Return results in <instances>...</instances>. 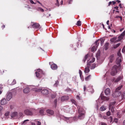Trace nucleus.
<instances>
[{"label": "nucleus", "instance_id": "nucleus-1", "mask_svg": "<svg viewBox=\"0 0 125 125\" xmlns=\"http://www.w3.org/2000/svg\"><path fill=\"white\" fill-rule=\"evenodd\" d=\"M121 53L119 52L117 53L118 57L117 58L116 61V64L118 65H115L113 67L111 74L113 76L115 75L117 73V68L120 65V63L121 62Z\"/></svg>", "mask_w": 125, "mask_h": 125}, {"label": "nucleus", "instance_id": "nucleus-2", "mask_svg": "<svg viewBox=\"0 0 125 125\" xmlns=\"http://www.w3.org/2000/svg\"><path fill=\"white\" fill-rule=\"evenodd\" d=\"M71 101L73 103L77 106V109H78V113L79 114L78 116L79 118L80 119H83L84 117V110L82 108H81L79 106L77 105L74 99H71Z\"/></svg>", "mask_w": 125, "mask_h": 125}, {"label": "nucleus", "instance_id": "nucleus-3", "mask_svg": "<svg viewBox=\"0 0 125 125\" xmlns=\"http://www.w3.org/2000/svg\"><path fill=\"white\" fill-rule=\"evenodd\" d=\"M34 109H26L24 110V113L28 115H33L35 111Z\"/></svg>", "mask_w": 125, "mask_h": 125}, {"label": "nucleus", "instance_id": "nucleus-4", "mask_svg": "<svg viewBox=\"0 0 125 125\" xmlns=\"http://www.w3.org/2000/svg\"><path fill=\"white\" fill-rule=\"evenodd\" d=\"M36 91H41V93L42 94L44 95H46L49 94V91L47 89H42V88L37 89Z\"/></svg>", "mask_w": 125, "mask_h": 125}, {"label": "nucleus", "instance_id": "nucleus-5", "mask_svg": "<svg viewBox=\"0 0 125 125\" xmlns=\"http://www.w3.org/2000/svg\"><path fill=\"white\" fill-rule=\"evenodd\" d=\"M116 104V102L114 101L113 102H111L109 104V109L111 110V112L113 113H114L115 110V105Z\"/></svg>", "mask_w": 125, "mask_h": 125}, {"label": "nucleus", "instance_id": "nucleus-6", "mask_svg": "<svg viewBox=\"0 0 125 125\" xmlns=\"http://www.w3.org/2000/svg\"><path fill=\"white\" fill-rule=\"evenodd\" d=\"M42 71L40 69L37 70V71L35 72V74L36 77L38 78H40L42 76Z\"/></svg>", "mask_w": 125, "mask_h": 125}, {"label": "nucleus", "instance_id": "nucleus-7", "mask_svg": "<svg viewBox=\"0 0 125 125\" xmlns=\"http://www.w3.org/2000/svg\"><path fill=\"white\" fill-rule=\"evenodd\" d=\"M121 93L120 91H116L114 92L112 94L113 96L114 97H117L121 95Z\"/></svg>", "mask_w": 125, "mask_h": 125}, {"label": "nucleus", "instance_id": "nucleus-8", "mask_svg": "<svg viewBox=\"0 0 125 125\" xmlns=\"http://www.w3.org/2000/svg\"><path fill=\"white\" fill-rule=\"evenodd\" d=\"M125 35V32H123L121 34L118 36V40H117V41L118 42L122 40L124 36Z\"/></svg>", "mask_w": 125, "mask_h": 125}, {"label": "nucleus", "instance_id": "nucleus-9", "mask_svg": "<svg viewBox=\"0 0 125 125\" xmlns=\"http://www.w3.org/2000/svg\"><path fill=\"white\" fill-rule=\"evenodd\" d=\"M32 26L33 28L36 29H39L41 28L40 25L38 23H36L34 24Z\"/></svg>", "mask_w": 125, "mask_h": 125}, {"label": "nucleus", "instance_id": "nucleus-10", "mask_svg": "<svg viewBox=\"0 0 125 125\" xmlns=\"http://www.w3.org/2000/svg\"><path fill=\"white\" fill-rule=\"evenodd\" d=\"M123 78V76L122 75H121L120 76H119L116 79L114 78L113 80V81H114L115 82H117L119 81L121 79Z\"/></svg>", "mask_w": 125, "mask_h": 125}, {"label": "nucleus", "instance_id": "nucleus-11", "mask_svg": "<svg viewBox=\"0 0 125 125\" xmlns=\"http://www.w3.org/2000/svg\"><path fill=\"white\" fill-rule=\"evenodd\" d=\"M69 98V97L68 96H64L61 97V102H62L64 101L68 100Z\"/></svg>", "mask_w": 125, "mask_h": 125}, {"label": "nucleus", "instance_id": "nucleus-12", "mask_svg": "<svg viewBox=\"0 0 125 125\" xmlns=\"http://www.w3.org/2000/svg\"><path fill=\"white\" fill-rule=\"evenodd\" d=\"M12 94L11 92H9L8 93L7 95L6 99L7 100L9 101L12 97Z\"/></svg>", "mask_w": 125, "mask_h": 125}, {"label": "nucleus", "instance_id": "nucleus-13", "mask_svg": "<svg viewBox=\"0 0 125 125\" xmlns=\"http://www.w3.org/2000/svg\"><path fill=\"white\" fill-rule=\"evenodd\" d=\"M30 91V88L28 87H26L24 88L23 90V92L25 94H27L29 93Z\"/></svg>", "mask_w": 125, "mask_h": 125}, {"label": "nucleus", "instance_id": "nucleus-14", "mask_svg": "<svg viewBox=\"0 0 125 125\" xmlns=\"http://www.w3.org/2000/svg\"><path fill=\"white\" fill-rule=\"evenodd\" d=\"M117 39V37H115L111 38L110 39V41L112 42L115 43L118 42L116 40Z\"/></svg>", "mask_w": 125, "mask_h": 125}, {"label": "nucleus", "instance_id": "nucleus-15", "mask_svg": "<svg viewBox=\"0 0 125 125\" xmlns=\"http://www.w3.org/2000/svg\"><path fill=\"white\" fill-rule=\"evenodd\" d=\"M46 112L49 115H52L54 114V112L53 111L49 109L46 110Z\"/></svg>", "mask_w": 125, "mask_h": 125}, {"label": "nucleus", "instance_id": "nucleus-16", "mask_svg": "<svg viewBox=\"0 0 125 125\" xmlns=\"http://www.w3.org/2000/svg\"><path fill=\"white\" fill-rule=\"evenodd\" d=\"M51 68L53 70H56L57 68V65L55 63L52 64L51 65Z\"/></svg>", "mask_w": 125, "mask_h": 125}, {"label": "nucleus", "instance_id": "nucleus-17", "mask_svg": "<svg viewBox=\"0 0 125 125\" xmlns=\"http://www.w3.org/2000/svg\"><path fill=\"white\" fill-rule=\"evenodd\" d=\"M11 116L12 118L17 117V112H13L11 114Z\"/></svg>", "mask_w": 125, "mask_h": 125}, {"label": "nucleus", "instance_id": "nucleus-18", "mask_svg": "<svg viewBox=\"0 0 125 125\" xmlns=\"http://www.w3.org/2000/svg\"><path fill=\"white\" fill-rule=\"evenodd\" d=\"M105 93L106 95L110 94V90L109 88H107L105 91Z\"/></svg>", "mask_w": 125, "mask_h": 125}, {"label": "nucleus", "instance_id": "nucleus-19", "mask_svg": "<svg viewBox=\"0 0 125 125\" xmlns=\"http://www.w3.org/2000/svg\"><path fill=\"white\" fill-rule=\"evenodd\" d=\"M6 100L5 99H2L0 101V103L1 105L5 104L6 103Z\"/></svg>", "mask_w": 125, "mask_h": 125}, {"label": "nucleus", "instance_id": "nucleus-20", "mask_svg": "<svg viewBox=\"0 0 125 125\" xmlns=\"http://www.w3.org/2000/svg\"><path fill=\"white\" fill-rule=\"evenodd\" d=\"M101 98L104 101H108L109 99V98L102 95L101 96Z\"/></svg>", "mask_w": 125, "mask_h": 125}, {"label": "nucleus", "instance_id": "nucleus-21", "mask_svg": "<svg viewBox=\"0 0 125 125\" xmlns=\"http://www.w3.org/2000/svg\"><path fill=\"white\" fill-rule=\"evenodd\" d=\"M107 119L108 121H109V122H108L109 124H111L113 123L112 122L113 121V118L111 116H110Z\"/></svg>", "mask_w": 125, "mask_h": 125}, {"label": "nucleus", "instance_id": "nucleus-22", "mask_svg": "<svg viewBox=\"0 0 125 125\" xmlns=\"http://www.w3.org/2000/svg\"><path fill=\"white\" fill-rule=\"evenodd\" d=\"M114 55H112L110 56L109 57V59H110V62H112L113 60L114 59Z\"/></svg>", "mask_w": 125, "mask_h": 125}, {"label": "nucleus", "instance_id": "nucleus-23", "mask_svg": "<svg viewBox=\"0 0 125 125\" xmlns=\"http://www.w3.org/2000/svg\"><path fill=\"white\" fill-rule=\"evenodd\" d=\"M106 109V107L104 105H102L100 108V110L101 111H104Z\"/></svg>", "mask_w": 125, "mask_h": 125}, {"label": "nucleus", "instance_id": "nucleus-24", "mask_svg": "<svg viewBox=\"0 0 125 125\" xmlns=\"http://www.w3.org/2000/svg\"><path fill=\"white\" fill-rule=\"evenodd\" d=\"M90 71V69L88 67H86L85 68V70L84 71L85 73H89Z\"/></svg>", "mask_w": 125, "mask_h": 125}, {"label": "nucleus", "instance_id": "nucleus-25", "mask_svg": "<svg viewBox=\"0 0 125 125\" xmlns=\"http://www.w3.org/2000/svg\"><path fill=\"white\" fill-rule=\"evenodd\" d=\"M122 87L123 86L122 85H120L115 90L116 91H119L121 89Z\"/></svg>", "mask_w": 125, "mask_h": 125}, {"label": "nucleus", "instance_id": "nucleus-26", "mask_svg": "<svg viewBox=\"0 0 125 125\" xmlns=\"http://www.w3.org/2000/svg\"><path fill=\"white\" fill-rule=\"evenodd\" d=\"M120 44V43H118L114 45L113 46V47L115 49L118 47Z\"/></svg>", "mask_w": 125, "mask_h": 125}, {"label": "nucleus", "instance_id": "nucleus-27", "mask_svg": "<svg viewBox=\"0 0 125 125\" xmlns=\"http://www.w3.org/2000/svg\"><path fill=\"white\" fill-rule=\"evenodd\" d=\"M97 47L94 46L91 49V51L92 52H94L96 50Z\"/></svg>", "mask_w": 125, "mask_h": 125}, {"label": "nucleus", "instance_id": "nucleus-28", "mask_svg": "<svg viewBox=\"0 0 125 125\" xmlns=\"http://www.w3.org/2000/svg\"><path fill=\"white\" fill-rule=\"evenodd\" d=\"M95 45L94 46L96 47H97L98 46L99 44L98 40H97L95 42Z\"/></svg>", "mask_w": 125, "mask_h": 125}, {"label": "nucleus", "instance_id": "nucleus-29", "mask_svg": "<svg viewBox=\"0 0 125 125\" xmlns=\"http://www.w3.org/2000/svg\"><path fill=\"white\" fill-rule=\"evenodd\" d=\"M37 10L38 11H41L42 12H43L44 11V10L43 9L40 7H38L37 8Z\"/></svg>", "mask_w": 125, "mask_h": 125}, {"label": "nucleus", "instance_id": "nucleus-30", "mask_svg": "<svg viewBox=\"0 0 125 125\" xmlns=\"http://www.w3.org/2000/svg\"><path fill=\"white\" fill-rule=\"evenodd\" d=\"M91 76V75H89L86 78H85V79L86 81L88 80L90 78Z\"/></svg>", "mask_w": 125, "mask_h": 125}, {"label": "nucleus", "instance_id": "nucleus-31", "mask_svg": "<svg viewBox=\"0 0 125 125\" xmlns=\"http://www.w3.org/2000/svg\"><path fill=\"white\" fill-rule=\"evenodd\" d=\"M44 110L43 109H41L40 110V113L42 115H43Z\"/></svg>", "mask_w": 125, "mask_h": 125}, {"label": "nucleus", "instance_id": "nucleus-32", "mask_svg": "<svg viewBox=\"0 0 125 125\" xmlns=\"http://www.w3.org/2000/svg\"><path fill=\"white\" fill-rule=\"evenodd\" d=\"M76 24L78 26H80L81 25V21H78L77 22Z\"/></svg>", "mask_w": 125, "mask_h": 125}, {"label": "nucleus", "instance_id": "nucleus-33", "mask_svg": "<svg viewBox=\"0 0 125 125\" xmlns=\"http://www.w3.org/2000/svg\"><path fill=\"white\" fill-rule=\"evenodd\" d=\"M109 44L108 43H106L105 45V50H107L108 48V45Z\"/></svg>", "mask_w": 125, "mask_h": 125}, {"label": "nucleus", "instance_id": "nucleus-34", "mask_svg": "<svg viewBox=\"0 0 125 125\" xmlns=\"http://www.w3.org/2000/svg\"><path fill=\"white\" fill-rule=\"evenodd\" d=\"M56 3H55V5L58 6L59 7V3L58 1V0H56Z\"/></svg>", "mask_w": 125, "mask_h": 125}, {"label": "nucleus", "instance_id": "nucleus-35", "mask_svg": "<svg viewBox=\"0 0 125 125\" xmlns=\"http://www.w3.org/2000/svg\"><path fill=\"white\" fill-rule=\"evenodd\" d=\"M9 111H7L5 113V116H7L9 115Z\"/></svg>", "mask_w": 125, "mask_h": 125}, {"label": "nucleus", "instance_id": "nucleus-36", "mask_svg": "<svg viewBox=\"0 0 125 125\" xmlns=\"http://www.w3.org/2000/svg\"><path fill=\"white\" fill-rule=\"evenodd\" d=\"M16 83V81L15 80H14L12 82L11 84V85H14Z\"/></svg>", "mask_w": 125, "mask_h": 125}, {"label": "nucleus", "instance_id": "nucleus-37", "mask_svg": "<svg viewBox=\"0 0 125 125\" xmlns=\"http://www.w3.org/2000/svg\"><path fill=\"white\" fill-rule=\"evenodd\" d=\"M96 66V64H95L94 63L93 64L92 66V69H94Z\"/></svg>", "mask_w": 125, "mask_h": 125}, {"label": "nucleus", "instance_id": "nucleus-38", "mask_svg": "<svg viewBox=\"0 0 125 125\" xmlns=\"http://www.w3.org/2000/svg\"><path fill=\"white\" fill-rule=\"evenodd\" d=\"M95 60V58H93L92 60L90 61V63L93 62Z\"/></svg>", "mask_w": 125, "mask_h": 125}, {"label": "nucleus", "instance_id": "nucleus-39", "mask_svg": "<svg viewBox=\"0 0 125 125\" xmlns=\"http://www.w3.org/2000/svg\"><path fill=\"white\" fill-rule=\"evenodd\" d=\"M57 99H55L54 101V103L55 107H56L57 105Z\"/></svg>", "mask_w": 125, "mask_h": 125}, {"label": "nucleus", "instance_id": "nucleus-40", "mask_svg": "<svg viewBox=\"0 0 125 125\" xmlns=\"http://www.w3.org/2000/svg\"><path fill=\"white\" fill-rule=\"evenodd\" d=\"M106 114L107 116H110L111 115V113L110 111H108L106 113Z\"/></svg>", "mask_w": 125, "mask_h": 125}, {"label": "nucleus", "instance_id": "nucleus-41", "mask_svg": "<svg viewBox=\"0 0 125 125\" xmlns=\"http://www.w3.org/2000/svg\"><path fill=\"white\" fill-rule=\"evenodd\" d=\"M2 109L3 107H2L1 106H0V116H1L2 115V114L0 112V111Z\"/></svg>", "mask_w": 125, "mask_h": 125}, {"label": "nucleus", "instance_id": "nucleus-42", "mask_svg": "<svg viewBox=\"0 0 125 125\" xmlns=\"http://www.w3.org/2000/svg\"><path fill=\"white\" fill-rule=\"evenodd\" d=\"M51 96L52 98H54L55 97L56 95L55 94H52L51 95Z\"/></svg>", "mask_w": 125, "mask_h": 125}, {"label": "nucleus", "instance_id": "nucleus-43", "mask_svg": "<svg viewBox=\"0 0 125 125\" xmlns=\"http://www.w3.org/2000/svg\"><path fill=\"white\" fill-rule=\"evenodd\" d=\"M115 18H120V20L121 21H122V17L121 16H117L115 17Z\"/></svg>", "mask_w": 125, "mask_h": 125}, {"label": "nucleus", "instance_id": "nucleus-44", "mask_svg": "<svg viewBox=\"0 0 125 125\" xmlns=\"http://www.w3.org/2000/svg\"><path fill=\"white\" fill-rule=\"evenodd\" d=\"M58 83L59 82L58 81H56V83H55L54 84V86H57V85H58Z\"/></svg>", "mask_w": 125, "mask_h": 125}, {"label": "nucleus", "instance_id": "nucleus-45", "mask_svg": "<svg viewBox=\"0 0 125 125\" xmlns=\"http://www.w3.org/2000/svg\"><path fill=\"white\" fill-rule=\"evenodd\" d=\"M100 41H101V45H102V44L104 42V41L103 40V39H101Z\"/></svg>", "mask_w": 125, "mask_h": 125}, {"label": "nucleus", "instance_id": "nucleus-46", "mask_svg": "<svg viewBox=\"0 0 125 125\" xmlns=\"http://www.w3.org/2000/svg\"><path fill=\"white\" fill-rule=\"evenodd\" d=\"M29 121V120L28 119L25 120L22 122V124H25L26 123V121Z\"/></svg>", "mask_w": 125, "mask_h": 125}, {"label": "nucleus", "instance_id": "nucleus-47", "mask_svg": "<svg viewBox=\"0 0 125 125\" xmlns=\"http://www.w3.org/2000/svg\"><path fill=\"white\" fill-rule=\"evenodd\" d=\"M122 51L123 52H125V46L123 47L122 49Z\"/></svg>", "mask_w": 125, "mask_h": 125}, {"label": "nucleus", "instance_id": "nucleus-48", "mask_svg": "<svg viewBox=\"0 0 125 125\" xmlns=\"http://www.w3.org/2000/svg\"><path fill=\"white\" fill-rule=\"evenodd\" d=\"M118 121V119L117 118H115L114 119V121L116 123H117Z\"/></svg>", "mask_w": 125, "mask_h": 125}, {"label": "nucleus", "instance_id": "nucleus-49", "mask_svg": "<svg viewBox=\"0 0 125 125\" xmlns=\"http://www.w3.org/2000/svg\"><path fill=\"white\" fill-rule=\"evenodd\" d=\"M30 2L31 3V4H36V3H34V2L32 0H29Z\"/></svg>", "mask_w": 125, "mask_h": 125}, {"label": "nucleus", "instance_id": "nucleus-50", "mask_svg": "<svg viewBox=\"0 0 125 125\" xmlns=\"http://www.w3.org/2000/svg\"><path fill=\"white\" fill-rule=\"evenodd\" d=\"M103 118L104 119H107V117L105 115L103 116Z\"/></svg>", "mask_w": 125, "mask_h": 125}, {"label": "nucleus", "instance_id": "nucleus-51", "mask_svg": "<svg viewBox=\"0 0 125 125\" xmlns=\"http://www.w3.org/2000/svg\"><path fill=\"white\" fill-rule=\"evenodd\" d=\"M98 117L100 118H102V115L101 114H99L98 115Z\"/></svg>", "mask_w": 125, "mask_h": 125}, {"label": "nucleus", "instance_id": "nucleus-52", "mask_svg": "<svg viewBox=\"0 0 125 125\" xmlns=\"http://www.w3.org/2000/svg\"><path fill=\"white\" fill-rule=\"evenodd\" d=\"M101 125H107L105 123L102 122L101 123Z\"/></svg>", "mask_w": 125, "mask_h": 125}, {"label": "nucleus", "instance_id": "nucleus-53", "mask_svg": "<svg viewBox=\"0 0 125 125\" xmlns=\"http://www.w3.org/2000/svg\"><path fill=\"white\" fill-rule=\"evenodd\" d=\"M79 73L80 76H81L82 74V72L80 70H79Z\"/></svg>", "mask_w": 125, "mask_h": 125}, {"label": "nucleus", "instance_id": "nucleus-54", "mask_svg": "<svg viewBox=\"0 0 125 125\" xmlns=\"http://www.w3.org/2000/svg\"><path fill=\"white\" fill-rule=\"evenodd\" d=\"M123 97L125 99V92L123 93Z\"/></svg>", "mask_w": 125, "mask_h": 125}, {"label": "nucleus", "instance_id": "nucleus-55", "mask_svg": "<svg viewBox=\"0 0 125 125\" xmlns=\"http://www.w3.org/2000/svg\"><path fill=\"white\" fill-rule=\"evenodd\" d=\"M65 118L66 119V120H69V119H71V118H70V117L68 118V117H65Z\"/></svg>", "mask_w": 125, "mask_h": 125}, {"label": "nucleus", "instance_id": "nucleus-56", "mask_svg": "<svg viewBox=\"0 0 125 125\" xmlns=\"http://www.w3.org/2000/svg\"><path fill=\"white\" fill-rule=\"evenodd\" d=\"M76 97H77V99H78L79 100L80 99V97L79 96L77 95Z\"/></svg>", "mask_w": 125, "mask_h": 125}, {"label": "nucleus", "instance_id": "nucleus-57", "mask_svg": "<svg viewBox=\"0 0 125 125\" xmlns=\"http://www.w3.org/2000/svg\"><path fill=\"white\" fill-rule=\"evenodd\" d=\"M88 55H86L84 57V58L86 59H87V58H88Z\"/></svg>", "mask_w": 125, "mask_h": 125}, {"label": "nucleus", "instance_id": "nucleus-58", "mask_svg": "<svg viewBox=\"0 0 125 125\" xmlns=\"http://www.w3.org/2000/svg\"><path fill=\"white\" fill-rule=\"evenodd\" d=\"M38 123L37 125H41V122H39L38 121H37Z\"/></svg>", "mask_w": 125, "mask_h": 125}, {"label": "nucleus", "instance_id": "nucleus-59", "mask_svg": "<svg viewBox=\"0 0 125 125\" xmlns=\"http://www.w3.org/2000/svg\"><path fill=\"white\" fill-rule=\"evenodd\" d=\"M25 7L27 8L28 10H29V9L30 8V7H29L28 5H27V6H26Z\"/></svg>", "mask_w": 125, "mask_h": 125}, {"label": "nucleus", "instance_id": "nucleus-60", "mask_svg": "<svg viewBox=\"0 0 125 125\" xmlns=\"http://www.w3.org/2000/svg\"><path fill=\"white\" fill-rule=\"evenodd\" d=\"M111 4H112V2L111 1L109 2L108 3V6H110V5Z\"/></svg>", "mask_w": 125, "mask_h": 125}, {"label": "nucleus", "instance_id": "nucleus-61", "mask_svg": "<svg viewBox=\"0 0 125 125\" xmlns=\"http://www.w3.org/2000/svg\"><path fill=\"white\" fill-rule=\"evenodd\" d=\"M86 87L85 86H84L83 90L84 91H85L86 89Z\"/></svg>", "mask_w": 125, "mask_h": 125}, {"label": "nucleus", "instance_id": "nucleus-62", "mask_svg": "<svg viewBox=\"0 0 125 125\" xmlns=\"http://www.w3.org/2000/svg\"><path fill=\"white\" fill-rule=\"evenodd\" d=\"M119 115V113H118L117 114V115L118 116V117L119 118H120V115Z\"/></svg>", "mask_w": 125, "mask_h": 125}, {"label": "nucleus", "instance_id": "nucleus-63", "mask_svg": "<svg viewBox=\"0 0 125 125\" xmlns=\"http://www.w3.org/2000/svg\"><path fill=\"white\" fill-rule=\"evenodd\" d=\"M72 0H69V2H68V3L69 4H70L71 3V2H72Z\"/></svg>", "mask_w": 125, "mask_h": 125}, {"label": "nucleus", "instance_id": "nucleus-64", "mask_svg": "<svg viewBox=\"0 0 125 125\" xmlns=\"http://www.w3.org/2000/svg\"><path fill=\"white\" fill-rule=\"evenodd\" d=\"M36 1L38 3H39V4H41V5L42 6V5L41 3L38 0H36Z\"/></svg>", "mask_w": 125, "mask_h": 125}]
</instances>
